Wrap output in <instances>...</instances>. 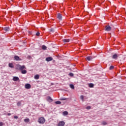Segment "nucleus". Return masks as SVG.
Returning a JSON list of instances; mask_svg holds the SVG:
<instances>
[{
    "label": "nucleus",
    "instance_id": "1",
    "mask_svg": "<svg viewBox=\"0 0 126 126\" xmlns=\"http://www.w3.org/2000/svg\"><path fill=\"white\" fill-rule=\"evenodd\" d=\"M45 122H46V120H45V118L44 117H40L38 119V122L39 123V124L44 125V124H45Z\"/></svg>",
    "mask_w": 126,
    "mask_h": 126
},
{
    "label": "nucleus",
    "instance_id": "2",
    "mask_svg": "<svg viewBox=\"0 0 126 126\" xmlns=\"http://www.w3.org/2000/svg\"><path fill=\"white\" fill-rule=\"evenodd\" d=\"M112 30L111 26L107 25L105 26V31L110 32Z\"/></svg>",
    "mask_w": 126,
    "mask_h": 126
},
{
    "label": "nucleus",
    "instance_id": "3",
    "mask_svg": "<svg viewBox=\"0 0 126 126\" xmlns=\"http://www.w3.org/2000/svg\"><path fill=\"white\" fill-rule=\"evenodd\" d=\"M64 125H65L64 122L61 121L58 123V126H64Z\"/></svg>",
    "mask_w": 126,
    "mask_h": 126
},
{
    "label": "nucleus",
    "instance_id": "4",
    "mask_svg": "<svg viewBox=\"0 0 126 126\" xmlns=\"http://www.w3.org/2000/svg\"><path fill=\"white\" fill-rule=\"evenodd\" d=\"M25 87L26 88V89H30L31 88V85L30 84H26Z\"/></svg>",
    "mask_w": 126,
    "mask_h": 126
},
{
    "label": "nucleus",
    "instance_id": "5",
    "mask_svg": "<svg viewBox=\"0 0 126 126\" xmlns=\"http://www.w3.org/2000/svg\"><path fill=\"white\" fill-rule=\"evenodd\" d=\"M14 61H21V59L18 56H15L14 57Z\"/></svg>",
    "mask_w": 126,
    "mask_h": 126
},
{
    "label": "nucleus",
    "instance_id": "6",
    "mask_svg": "<svg viewBox=\"0 0 126 126\" xmlns=\"http://www.w3.org/2000/svg\"><path fill=\"white\" fill-rule=\"evenodd\" d=\"M57 18H58V19H59L60 20H62V19H63V16H62V14H61L60 13L58 14Z\"/></svg>",
    "mask_w": 126,
    "mask_h": 126
},
{
    "label": "nucleus",
    "instance_id": "7",
    "mask_svg": "<svg viewBox=\"0 0 126 126\" xmlns=\"http://www.w3.org/2000/svg\"><path fill=\"white\" fill-rule=\"evenodd\" d=\"M45 61H46V62H51V61H53V58L47 57L46 58Z\"/></svg>",
    "mask_w": 126,
    "mask_h": 126
},
{
    "label": "nucleus",
    "instance_id": "8",
    "mask_svg": "<svg viewBox=\"0 0 126 126\" xmlns=\"http://www.w3.org/2000/svg\"><path fill=\"white\" fill-rule=\"evenodd\" d=\"M4 31H5V32H8L10 30L9 27H5L3 29Z\"/></svg>",
    "mask_w": 126,
    "mask_h": 126
},
{
    "label": "nucleus",
    "instance_id": "9",
    "mask_svg": "<svg viewBox=\"0 0 126 126\" xmlns=\"http://www.w3.org/2000/svg\"><path fill=\"white\" fill-rule=\"evenodd\" d=\"M13 81H18V80H19V78L16 76L13 77Z\"/></svg>",
    "mask_w": 126,
    "mask_h": 126
},
{
    "label": "nucleus",
    "instance_id": "10",
    "mask_svg": "<svg viewBox=\"0 0 126 126\" xmlns=\"http://www.w3.org/2000/svg\"><path fill=\"white\" fill-rule=\"evenodd\" d=\"M47 100L48 102H53V99H52V97H51L50 96H48L47 97Z\"/></svg>",
    "mask_w": 126,
    "mask_h": 126
},
{
    "label": "nucleus",
    "instance_id": "11",
    "mask_svg": "<svg viewBox=\"0 0 126 126\" xmlns=\"http://www.w3.org/2000/svg\"><path fill=\"white\" fill-rule=\"evenodd\" d=\"M118 55L114 54L112 56V59H114V60H117L118 59Z\"/></svg>",
    "mask_w": 126,
    "mask_h": 126
},
{
    "label": "nucleus",
    "instance_id": "12",
    "mask_svg": "<svg viewBox=\"0 0 126 126\" xmlns=\"http://www.w3.org/2000/svg\"><path fill=\"white\" fill-rule=\"evenodd\" d=\"M94 58L92 57V56H89L87 57V60L88 61H92V60H93Z\"/></svg>",
    "mask_w": 126,
    "mask_h": 126
},
{
    "label": "nucleus",
    "instance_id": "13",
    "mask_svg": "<svg viewBox=\"0 0 126 126\" xmlns=\"http://www.w3.org/2000/svg\"><path fill=\"white\" fill-rule=\"evenodd\" d=\"M19 68H20V69L21 70H23V69H24L25 68V65H22V66L20 65L19 66Z\"/></svg>",
    "mask_w": 126,
    "mask_h": 126
},
{
    "label": "nucleus",
    "instance_id": "14",
    "mask_svg": "<svg viewBox=\"0 0 126 126\" xmlns=\"http://www.w3.org/2000/svg\"><path fill=\"white\" fill-rule=\"evenodd\" d=\"M70 40L69 39H63V42L64 43H68Z\"/></svg>",
    "mask_w": 126,
    "mask_h": 126
},
{
    "label": "nucleus",
    "instance_id": "15",
    "mask_svg": "<svg viewBox=\"0 0 126 126\" xmlns=\"http://www.w3.org/2000/svg\"><path fill=\"white\" fill-rule=\"evenodd\" d=\"M21 73L22 74H26V73H27V71L26 70H22Z\"/></svg>",
    "mask_w": 126,
    "mask_h": 126
},
{
    "label": "nucleus",
    "instance_id": "16",
    "mask_svg": "<svg viewBox=\"0 0 126 126\" xmlns=\"http://www.w3.org/2000/svg\"><path fill=\"white\" fill-rule=\"evenodd\" d=\"M24 121L25 123H29V122H30V119H29V118H27L25 119Z\"/></svg>",
    "mask_w": 126,
    "mask_h": 126
},
{
    "label": "nucleus",
    "instance_id": "17",
    "mask_svg": "<svg viewBox=\"0 0 126 126\" xmlns=\"http://www.w3.org/2000/svg\"><path fill=\"white\" fill-rule=\"evenodd\" d=\"M40 78V76H39V75H35L34 76V79H38Z\"/></svg>",
    "mask_w": 126,
    "mask_h": 126
},
{
    "label": "nucleus",
    "instance_id": "18",
    "mask_svg": "<svg viewBox=\"0 0 126 126\" xmlns=\"http://www.w3.org/2000/svg\"><path fill=\"white\" fill-rule=\"evenodd\" d=\"M67 115H68V112H67V111H64L63 112V116H67Z\"/></svg>",
    "mask_w": 126,
    "mask_h": 126
},
{
    "label": "nucleus",
    "instance_id": "19",
    "mask_svg": "<svg viewBox=\"0 0 126 126\" xmlns=\"http://www.w3.org/2000/svg\"><path fill=\"white\" fill-rule=\"evenodd\" d=\"M17 106H18V107H21V101L18 102V103H17Z\"/></svg>",
    "mask_w": 126,
    "mask_h": 126
},
{
    "label": "nucleus",
    "instance_id": "20",
    "mask_svg": "<svg viewBox=\"0 0 126 126\" xmlns=\"http://www.w3.org/2000/svg\"><path fill=\"white\" fill-rule=\"evenodd\" d=\"M80 99H81V100H82V101L83 102H84V96H83V95H81V96H80Z\"/></svg>",
    "mask_w": 126,
    "mask_h": 126
},
{
    "label": "nucleus",
    "instance_id": "21",
    "mask_svg": "<svg viewBox=\"0 0 126 126\" xmlns=\"http://www.w3.org/2000/svg\"><path fill=\"white\" fill-rule=\"evenodd\" d=\"M42 50H47V46L45 45H43L42 46Z\"/></svg>",
    "mask_w": 126,
    "mask_h": 126
},
{
    "label": "nucleus",
    "instance_id": "22",
    "mask_svg": "<svg viewBox=\"0 0 126 126\" xmlns=\"http://www.w3.org/2000/svg\"><path fill=\"white\" fill-rule=\"evenodd\" d=\"M94 87V84H92V83H90L89 84V87H90V88H92Z\"/></svg>",
    "mask_w": 126,
    "mask_h": 126
},
{
    "label": "nucleus",
    "instance_id": "23",
    "mask_svg": "<svg viewBox=\"0 0 126 126\" xmlns=\"http://www.w3.org/2000/svg\"><path fill=\"white\" fill-rule=\"evenodd\" d=\"M55 104H57V105H61L62 104V102L61 101H56Z\"/></svg>",
    "mask_w": 126,
    "mask_h": 126
},
{
    "label": "nucleus",
    "instance_id": "24",
    "mask_svg": "<svg viewBox=\"0 0 126 126\" xmlns=\"http://www.w3.org/2000/svg\"><path fill=\"white\" fill-rule=\"evenodd\" d=\"M67 98H63V97H62V98H60V100H61V101H64V100H67Z\"/></svg>",
    "mask_w": 126,
    "mask_h": 126
},
{
    "label": "nucleus",
    "instance_id": "25",
    "mask_svg": "<svg viewBox=\"0 0 126 126\" xmlns=\"http://www.w3.org/2000/svg\"><path fill=\"white\" fill-rule=\"evenodd\" d=\"M70 87L71 88V89H74V86L72 84L70 85Z\"/></svg>",
    "mask_w": 126,
    "mask_h": 126
},
{
    "label": "nucleus",
    "instance_id": "26",
    "mask_svg": "<svg viewBox=\"0 0 126 126\" xmlns=\"http://www.w3.org/2000/svg\"><path fill=\"white\" fill-rule=\"evenodd\" d=\"M9 67H13V65L12 64V63H9Z\"/></svg>",
    "mask_w": 126,
    "mask_h": 126
},
{
    "label": "nucleus",
    "instance_id": "27",
    "mask_svg": "<svg viewBox=\"0 0 126 126\" xmlns=\"http://www.w3.org/2000/svg\"><path fill=\"white\" fill-rule=\"evenodd\" d=\"M109 69L112 70V69H114V66H110L109 67Z\"/></svg>",
    "mask_w": 126,
    "mask_h": 126
},
{
    "label": "nucleus",
    "instance_id": "28",
    "mask_svg": "<svg viewBox=\"0 0 126 126\" xmlns=\"http://www.w3.org/2000/svg\"><path fill=\"white\" fill-rule=\"evenodd\" d=\"M86 109L87 110H90V109H91V107L90 106H88L86 107Z\"/></svg>",
    "mask_w": 126,
    "mask_h": 126
},
{
    "label": "nucleus",
    "instance_id": "29",
    "mask_svg": "<svg viewBox=\"0 0 126 126\" xmlns=\"http://www.w3.org/2000/svg\"><path fill=\"white\" fill-rule=\"evenodd\" d=\"M69 76H73L74 74L72 73H69Z\"/></svg>",
    "mask_w": 126,
    "mask_h": 126
},
{
    "label": "nucleus",
    "instance_id": "30",
    "mask_svg": "<svg viewBox=\"0 0 126 126\" xmlns=\"http://www.w3.org/2000/svg\"><path fill=\"white\" fill-rule=\"evenodd\" d=\"M102 125H103V126H106V125H107V123H106V122H103L102 123Z\"/></svg>",
    "mask_w": 126,
    "mask_h": 126
},
{
    "label": "nucleus",
    "instance_id": "31",
    "mask_svg": "<svg viewBox=\"0 0 126 126\" xmlns=\"http://www.w3.org/2000/svg\"><path fill=\"white\" fill-rule=\"evenodd\" d=\"M14 118L15 119V120H17V119H18V117L17 116H14Z\"/></svg>",
    "mask_w": 126,
    "mask_h": 126
},
{
    "label": "nucleus",
    "instance_id": "32",
    "mask_svg": "<svg viewBox=\"0 0 126 126\" xmlns=\"http://www.w3.org/2000/svg\"><path fill=\"white\" fill-rule=\"evenodd\" d=\"M50 31L51 32H55V30H54V29H51Z\"/></svg>",
    "mask_w": 126,
    "mask_h": 126
},
{
    "label": "nucleus",
    "instance_id": "33",
    "mask_svg": "<svg viewBox=\"0 0 126 126\" xmlns=\"http://www.w3.org/2000/svg\"><path fill=\"white\" fill-rule=\"evenodd\" d=\"M40 35V32H37L36 33V36H39Z\"/></svg>",
    "mask_w": 126,
    "mask_h": 126
},
{
    "label": "nucleus",
    "instance_id": "34",
    "mask_svg": "<svg viewBox=\"0 0 126 126\" xmlns=\"http://www.w3.org/2000/svg\"><path fill=\"white\" fill-rule=\"evenodd\" d=\"M3 126V123L0 122V126Z\"/></svg>",
    "mask_w": 126,
    "mask_h": 126
},
{
    "label": "nucleus",
    "instance_id": "35",
    "mask_svg": "<svg viewBox=\"0 0 126 126\" xmlns=\"http://www.w3.org/2000/svg\"><path fill=\"white\" fill-rule=\"evenodd\" d=\"M8 116H11V114L10 113H8Z\"/></svg>",
    "mask_w": 126,
    "mask_h": 126
},
{
    "label": "nucleus",
    "instance_id": "36",
    "mask_svg": "<svg viewBox=\"0 0 126 126\" xmlns=\"http://www.w3.org/2000/svg\"><path fill=\"white\" fill-rule=\"evenodd\" d=\"M29 58H31L30 56H29Z\"/></svg>",
    "mask_w": 126,
    "mask_h": 126
}]
</instances>
